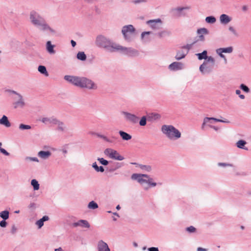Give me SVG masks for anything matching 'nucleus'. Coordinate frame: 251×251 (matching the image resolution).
Masks as SVG:
<instances>
[{"mask_svg": "<svg viewBox=\"0 0 251 251\" xmlns=\"http://www.w3.org/2000/svg\"><path fill=\"white\" fill-rule=\"evenodd\" d=\"M166 34H169V33L166 31H162L161 32H158V33H157V36L159 38H162V37H164L165 35H166Z\"/></svg>", "mask_w": 251, "mask_h": 251, "instance_id": "obj_45", "label": "nucleus"}, {"mask_svg": "<svg viewBox=\"0 0 251 251\" xmlns=\"http://www.w3.org/2000/svg\"><path fill=\"white\" fill-rule=\"evenodd\" d=\"M246 144V141L243 140H240L236 143V146L239 149L248 150V149L245 146Z\"/></svg>", "mask_w": 251, "mask_h": 251, "instance_id": "obj_27", "label": "nucleus"}, {"mask_svg": "<svg viewBox=\"0 0 251 251\" xmlns=\"http://www.w3.org/2000/svg\"><path fill=\"white\" fill-rule=\"evenodd\" d=\"M49 220V217L48 216H44L41 219L36 222V225L38 226L39 228H40L43 226L44 222Z\"/></svg>", "mask_w": 251, "mask_h": 251, "instance_id": "obj_25", "label": "nucleus"}, {"mask_svg": "<svg viewBox=\"0 0 251 251\" xmlns=\"http://www.w3.org/2000/svg\"><path fill=\"white\" fill-rule=\"evenodd\" d=\"M118 139V137L112 136L110 138H109V140L111 142H107L109 143H114Z\"/></svg>", "mask_w": 251, "mask_h": 251, "instance_id": "obj_46", "label": "nucleus"}, {"mask_svg": "<svg viewBox=\"0 0 251 251\" xmlns=\"http://www.w3.org/2000/svg\"><path fill=\"white\" fill-rule=\"evenodd\" d=\"M98 160L103 165L106 166L108 164V161L103 158H98Z\"/></svg>", "mask_w": 251, "mask_h": 251, "instance_id": "obj_41", "label": "nucleus"}, {"mask_svg": "<svg viewBox=\"0 0 251 251\" xmlns=\"http://www.w3.org/2000/svg\"><path fill=\"white\" fill-rule=\"evenodd\" d=\"M26 160H29L30 161L38 162L39 160L37 157H27L25 158Z\"/></svg>", "mask_w": 251, "mask_h": 251, "instance_id": "obj_48", "label": "nucleus"}, {"mask_svg": "<svg viewBox=\"0 0 251 251\" xmlns=\"http://www.w3.org/2000/svg\"><path fill=\"white\" fill-rule=\"evenodd\" d=\"M17 231V228L14 225H13L12 226L11 232L12 234H14Z\"/></svg>", "mask_w": 251, "mask_h": 251, "instance_id": "obj_57", "label": "nucleus"}, {"mask_svg": "<svg viewBox=\"0 0 251 251\" xmlns=\"http://www.w3.org/2000/svg\"><path fill=\"white\" fill-rule=\"evenodd\" d=\"M122 113L125 116L126 121L132 124H136L138 123L139 118L135 115L125 111L123 112Z\"/></svg>", "mask_w": 251, "mask_h": 251, "instance_id": "obj_11", "label": "nucleus"}, {"mask_svg": "<svg viewBox=\"0 0 251 251\" xmlns=\"http://www.w3.org/2000/svg\"><path fill=\"white\" fill-rule=\"evenodd\" d=\"M207 51L206 50H203L201 53H197L196 55L198 56L199 60L205 59L206 60L208 59L209 56H207Z\"/></svg>", "mask_w": 251, "mask_h": 251, "instance_id": "obj_28", "label": "nucleus"}, {"mask_svg": "<svg viewBox=\"0 0 251 251\" xmlns=\"http://www.w3.org/2000/svg\"><path fill=\"white\" fill-rule=\"evenodd\" d=\"M218 50L224 53H231L233 51V48L232 47H229L225 48H219L218 49Z\"/></svg>", "mask_w": 251, "mask_h": 251, "instance_id": "obj_33", "label": "nucleus"}, {"mask_svg": "<svg viewBox=\"0 0 251 251\" xmlns=\"http://www.w3.org/2000/svg\"><path fill=\"white\" fill-rule=\"evenodd\" d=\"M97 172H103L104 171V168L102 166H100L98 167V169L96 171Z\"/></svg>", "mask_w": 251, "mask_h": 251, "instance_id": "obj_58", "label": "nucleus"}, {"mask_svg": "<svg viewBox=\"0 0 251 251\" xmlns=\"http://www.w3.org/2000/svg\"><path fill=\"white\" fill-rule=\"evenodd\" d=\"M73 227L80 226L84 228H89L90 226L88 222L85 220H80L77 222L72 224Z\"/></svg>", "mask_w": 251, "mask_h": 251, "instance_id": "obj_13", "label": "nucleus"}, {"mask_svg": "<svg viewBox=\"0 0 251 251\" xmlns=\"http://www.w3.org/2000/svg\"><path fill=\"white\" fill-rule=\"evenodd\" d=\"M189 8L187 7H177L176 9H175L178 12H181L184 9H188Z\"/></svg>", "mask_w": 251, "mask_h": 251, "instance_id": "obj_54", "label": "nucleus"}, {"mask_svg": "<svg viewBox=\"0 0 251 251\" xmlns=\"http://www.w3.org/2000/svg\"><path fill=\"white\" fill-rule=\"evenodd\" d=\"M186 230L189 233H194L196 231V228L193 226H190L186 228Z\"/></svg>", "mask_w": 251, "mask_h": 251, "instance_id": "obj_43", "label": "nucleus"}, {"mask_svg": "<svg viewBox=\"0 0 251 251\" xmlns=\"http://www.w3.org/2000/svg\"><path fill=\"white\" fill-rule=\"evenodd\" d=\"M104 153L106 155L113 159L119 161H122L124 159V157L121 155L117 151L111 148L105 149L104 151Z\"/></svg>", "mask_w": 251, "mask_h": 251, "instance_id": "obj_7", "label": "nucleus"}, {"mask_svg": "<svg viewBox=\"0 0 251 251\" xmlns=\"http://www.w3.org/2000/svg\"><path fill=\"white\" fill-rule=\"evenodd\" d=\"M209 126L211 128L214 129L216 131H217L219 129V128L218 127H217V126H214L209 125Z\"/></svg>", "mask_w": 251, "mask_h": 251, "instance_id": "obj_62", "label": "nucleus"}, {"mask_svg": "<svg viewBox=\"0 0 251 251\" xmlns=\"http://www.w3.org/2000/svg\"><path fill=\"white\" fill-rule=\"evenodd\" d=\"M218 166H222V167H227V166H232V165L231 164L226 163H219Z\"/></svg>", "mask_w": 251, "mask_h": 251, "instance_id": "obj_49", "label": "nucleus"}, {"mask_svg": "<svg viewBox=\"0 0 251 251\" xmlns=\"http://www.w3.org/2000/svg\"><path fill=\"white\" fill-rule=\"evenodd\" d=\"M183 64L181 62H174L169 66V68L172 71H177L182 69Z\"/></svg>", "mask_w": 251, "mask_h": 251, "instance_id": "obj_14", "label": "nucleus"}, {"mask_svg": "<svg viewBox=\"0 0 251 251\" xmlns=\"http://www.w3.org/2000/svg\"><path fill=\"white\" fill-rule=\"evenodd\" d=\"M215 64L214 58L210 56L208 57V59L205 60L203 63L200 67V71L202 74H204L210 73Z\"/></svg>", "mask_w": 251, "mask_h": 251, "instance_id": "obj_5", "label": "nucleus"}, {"mask_svg": "<svg viewBox=\"0 0 251 251\" xmlns=\"http://www.w3.org/2000/svg\"><path fill=\"white\" fill-rule=\"evenodd\" d=\"M140 167L141 169L144 170L147 172H150L151 170V167L150 165H140Z\"/></svg>", "mask_w": 251, "mask_h": 251, "instance_id": "obj_39", "label": "nucleus"}, {"mask_svg": "<svg viewBox=\"0 0 251 251\" xmlns=\"http://www.w3.org/2000/svg\"><path fill=\"white\" fill-rule=\"evenodd\" d=\"M9 212L7 210H4L0 213V217L4 220L9 218Z\"/></svg>", "mask_w": 251, "mask_h": 251, "instance_id": "obj_31", "label": "nucleus"}, {"mask_svg": "<svg viewBox=\"0 0 251 251\" xmlns=\"http://www.w3.org/2000/svg\"><path fill=\"white\" fill-rule=\"evenodd\" d=\"M0 125H4L7 127L11 126V124L8 121L7 117L5 115H3L0 119Z\"/></svg>", "mask_w": 251, "mask_h": 251, "instance_id": "obj_23", "label": "nucleus"}, {"mask_svg": "<svg viewBox=\"0 0 251 251\" xmlns=\"http://www.w3.org/2000/svg\"><path fill=\"white\" fill-rule=\"evenodd\" d=\"M92 167L97 171L98 169L99 166L97 165V163L95 162L92 164Z\"/></svg>", "mask_w": 251, "mask_h": 251, "instance_id": "obj_60", "label": "nucleus"}, {"mask_svg": "<svg viewBox=\"0 0 251 251\" xmlns=\"http://www.w3.org/2000/svg\"><path fill=\"white\" fill-rule=\"evenodd\" d=\"M120 48L118 49V50L122 51L125 54L131 56H137L139 55V52L136 50L132 49L131 48H126L123 47L122 46L120 45Z\"/></svg>", "mask_w": 251, "mask_h": 251, "instance_id": "obj_9", "label": "nucleus"}, {"mask_svg": "<svg viewBox=\"0 0 251 251\" xmlns=\"http://www.w3.org/2000/svg\"><path fill=\"white\" fill-rule=\"evenodd\" d=\"M29 19L31 23L34 25L39 27L42 30H48L50 32L55 33V30L51 28L47 23L45 20L39 13L35 11L30 13Z\"/></svg>", "mask_w": 251, "mask_h": 251, "instance_id": "obj_3", "label": "nucleus"}, {"mask_svg": "<svg viewBox=\"0 0 251 251\" xmlns=\"http://www.w3.org/2000/svg\"><path fill=\"white\" fill-rule=\"evenodd\" d=\"M7 223L5 220H3L0 222V226L2 227H5L7 226Z\"/></svg>", "mask_w": 251, "mask_h": 251, "instance_id": "obj_51", "label": "nucleus"}, {"mask_svg": "<svg viewBox=\"0 0 251 251\" xmlns=\"http://www.w3.org/2000/svg\"><path fill=\"white\" fill-rule=\"evenodd\" d=\"M54 47V46L51 45L50 41H49L47 42V44H46L47 50L50 54H54L55 53V51L53 49Z\"/></svg>", "mask_w": 251, "mask_h": 251, "instance_id": "obj_26", "label": "nucleus"}, {"mask_svg": "<svg viewBox=\"0 0 251 251\" xmlns=\"http://www.w3.org/2000/svg\"><path fill=\"white\" fill-rule=\"evenodd\" d=\"M149 251H158V248L156 247H151L148 248Z\"/></svg>", "mask_w": 251, "mask_h": 251, "instance_id": "obj_56", "label": "nucleus"}, {"mask_svg": "<svg viewBox=\"0 0 251 251\" xmlns=\"http://www.w3.org/2000/svg\"><path fill=\"white\" fill-rule=\"evenodd\" d=\"M71 43L73 47H75L76 46V42L74 41L73 40H72L71 41Z\"/></svg>", "mask_w": 251, "mask_h": 251, "instance_id": "obj_63", "label": "nucleus"}, {"mask_svg": "<svg viewBox=\"0 0 251 251\" xmlns=\"http://www.w3.org/2000/svg\"><path fill=\"white\" fill-rule=\"evenodd\" d=\"M140 176H141L142 177L146 178V179H148L149 178H150L149 176L146 174H140Z\"/></svg>", "mask_w": 251, "mask_h": 251, "instance_id": "obj_61", "label": "nucleus"}, {"mask_svg": "<svg viewBox=\"0 0 251 251\" xmlns=\"http://www.w3.org/2000/svg\"><path fill=\"white\" fill-rule=\"evenodd\" d=\"M147 23L153 29H158L161 28L162 22L160 19L153 20H150Z\"/></svg>", "mask_w": 251, "mask_h": 251, "instance_id": "obj_12", "label": "nucleus"}, {"mask_svg": "<svg viewBox=\"0 0 251 251\" xmlns=\"http://www.w3.org/2000/svg\"><path fill=\"white\" fill-rule=\"evenodd\" d=\"M119 133L123 140L128 141L132 138L131 135L124 131L120 130Z\"/></svg>", "mask_w": 251, "mask_h": 251, "instance_id": "obj_24", "label": "nucleus"}, {"mask_svg": "<svg viewBox=\"0 0 251 251\" xmlns=\"http://www.w3.org/2000/svg\"><path fill=\"white\" fill-rule=\"evenodd\" d=\"M77 58L81 61H84L86 59V55L84 52L79 51L77 54Z\"/></svg>", "mask_w": 251, "mask_h": 251, "instance_id": "obj_32", "label": "nucleus"}, {"mask_svg": "<svg viewBox=\"0 0 251 251\" xmlns=\"http://www.w3.org/2000/svg\"><path fill=\"white\" fill-rule=\"evenodd\" d=\"M38 70L41 74H43L47 76L49 75V73L47 71L46 68L44 66L40 65L38 67Z\"/></svg>", "mask_w": 251, "mask_h": 251, "instance_id": "obj_29", "label": "nucleus"}, {"mask_svg": "<svg viewBox=\"0 0 251 251\" xmlns=\"http://www.w3.org/2000/svg\"><path fill=\"white\" fill-rule=\"evenodd\" d=\"M152 180L153 179L150 177L147 179V183L152 187H154L156 185V183L152 182Z\"/></svg>", "mask_w": 251, "mask_h": 251, "instance_id": "obj_44", "label": "nucleus"}, {"mask_svg": "<svg viewBox=\"0 0 251 251\" xmlns=\"http://www.w3.org/2000/svg\"><path fill=\"white\" fill-rule=\"evenodd\" d=\"M211 121H214L215 122H222V123H229V121H226L222 120H220L219 119L215 118H208V117H205L203 120V122L202 125V128H204V125L207 123H212Z\"/></svg>", "mask_w": 251, "mask_h": 251, "instance_id": "obj_15", "label": "nucleus"}, {"mask_svg": "<svg viewBox=\"0 0 251 251\" xmlns=\"http://www.w3.org/2000/svg\"><path fill=\"white\" fill-rule=\"evenodd\" d=\"M0 151L1 153L6 156H9L10 154L9 152H8L5 149L2 148L1 147L0 148Z\"/></svg>", "mask_w": 251, "mask_h": 251, "instance_id": "obj_47", "label": "nucleus"}, {"mask_svg": "<svg viewBox=\"0 0 251 251\" xmlns=\"http://www.w3.org/2000/svg\"><path fill=\"white\" fill-rule=\"evenodd\" d=\"M95 44L98 47L104 49L110 52L118 51L119 48L120 47L119 45L113 42L102 35H98L96 37Z\"/></svg>", "mask_w": 251, "mask_h": 251, "instance_id": "obj_2", "label": "nucleus"}, {"mask_svg": "<svg viewBox=\"0 0 251 251\" xmlns=\"http://www.w3.org/2000/svg\"><path fill=\"white\" fill-rule=\"evenodd\" d=\"M57 119L54 117L47 118L45 117L43 118L41 121L43 123L47 125V124H53L54 125L55 123L57 122Z\"/></svg>", "mask_w": 251, "mask_h": 251, "instance_id": "obj_18", "label": "nucleus"}, {"mask_svg": "<svg viewBox=\"0 0 251 251\" xmlns=\"http://www.w3.org/2000/svg\"><path fill=\"white\" fill-rule=\"evenodd\" d=\"M197 251H207V250L205 249L202 248L201 247H199L197 249Z\"/></svg>", "mask_w": 251, "mask_h": 251, "instance_id": "obj_64", "label": "nucleus"}, {"mask_svg": "<svg viewBox=\"0 0 251 251\" xmlns=\"http://www.w3.org/2000/svg\"><path fill=\"white\" fill-rule=\"evenodd\" d=\"M88 207L90 209H95L98 207V205L94 201H91L88 204Z\"/></svg>", "mask_w": 251, "mask_h": 251, "instance_id": "obj_36", "label": "nucleus"}, {"mask_svg": "<svg viewBox=\"0 0 251 251\" xmlns=\"http://www.w3.org/2000/svg\"><path fill=\"white\" fill-rule=\"evenodd\" d=\"M161 131L171 140H177L180 138L181 135V132L172 125H163Z\"/></svg>", "mask_w": 251, "mask_h": 251, "instance_id": "obj_4", "label": "nucleus"}, {"mask_svg": "<svg viewBox=\"0 0 251 251\" xmlns=\"http://www.w3.org/2000/svg\"><path fill=\"white\" fill-rule=\"evenodd\" d=\"M19 128L21 130L30 129L31 128V127L29 125L21 124L19 125Z\"/></svg>", "mask_w": 251, "mask_h": 251, "instance_id": "obj_38", "label": "nucleus"}, {"mask_svg": "<svg viewBox=\"0 0 251 251\" xmlns=\"http://www.w3.org/2000/svg\"><path fill=\"white\" fill-rule=\"evenodd\" d=\"M197 33L199 35L196 37V40L193 43V44H195L199 41L203 42L205 40L204 35L208 34L209 31L205 28H201L198 29Z\"/></svg>", "mask_w": 251, "mask_h": 251, "instance_id": "obj_10", "label": "nucleus"}, {"mask_svg": "<svg viewBox=\"0 0 251 251\" xmlns=\"http://www.w3.org/2000/svg\"><path fill=\"white\" fill-rule=\"evenodd\" d=\"M6 91L17 96L16 97L13 98L15 101L12 103V105L14 109L23 108L25 106V102L20 94L11 90H7Z\"/></svg>", "mask_w": 251, "mask_h": 251, "instance_id": "obj_6", "label": "nucleus"}, {"mask_svg": "<svg viewBox=\"0 0 251 251\" xmlns=\"http://www.w3.org/2000/svg\"><path fill=\"white\" fill-rule=\"evenodd\" d=\"M31 184L33 186L34 190H38L39 189V184L36 179H32L31 181Z\"/></svg>", "mask_w": 251, "mask_h": 251, "instance_id": "obj_34", "label": "nucleus"}, {"mask_svg": "<svg viewBox=\"0 0 251 251\" xmlns=\"http://www.w3.org/2000/svg\"><path fill=\"white\" fill-rule=\"evenodd\" d=\"M240 88L246 93H249L250 92V90L249 87L244 84H241L240 85Z\"/></svg>", "mask_w": 251, "mask_h": 251, "instance_id": "obj_37", "label": "nucleus"}, {"mask_svg": "<svg viewBox=\"0 0 251 251\" xmlns=\"http://www.w3.org/2000/svg\"><path fill=\"white\" fill-rule=\"evenodd\" d=\"M98 251H110L107 243H106L102 240H100L98 242Z\"/></svg>", "mask_w": 251, "mask_h": 251, "instance_id": "obj_16", "label": "nucleus"}, {"mask_svg": "<svg viewBox=\"0 0 251 251\" xmlns=\"http://www.w3.org/2000/svg\"><path fill=\"white\" fill-rule=\"evenodd\" d=\"M96 134L98 137H100V138L102 139L103 140H104L106 142H111L109 140V138H108L107 137H106V136H105L104 135H102V134H100L99 133H96Z\"/></svg>", "mask_w": 251, "mask_h": 251, "instance_id": "obj_42", "label": "nucleus"}, {"mask_svg": "<svg viewBox=\"0 0 251 251\" xmlns=\"http://www.w3.org/2000/svg\"><path fill=\"white\" fill-rule=\"evenodd\" d=\"M216 18L213 16H208L205 19V21L207 23L213 24L216 22Z\"/></svg>", "mask_w": 251, "mask_h": 251, "instance_id": "obj_35", "label": "nucleus"}, {"mask_svg": "<svg viewBox=\"0 0 251 251\" xmlns=\"http://www.w3.org/2000/svg\"><path fill=\"white\" fill-rule=\"evenodd\" d=\"M133 3L134 4H138L141 2H146V0H134L133 1Z\"/></svg>", "mask_w": 251, "mask_h": 251, "instance_id": "obj_53", "label": "nucleus"}, {"mask_svg": "<svg viewBox=\"0 0 251 251\" xmlns=\"http://www.w3.org/2000/svg\"><path fill=\"white\" fill-rule=\"evenodd\" d=\"M217 53L220 55V56L223 58L226 59L225 55L222 54L223 52H221V51L218 50V49L216 50Z\"/></svg>", "mask_w": 251, "mask_h": 251, "instance_id": "obj_52", "label": "nucleus"}, {"mask_svg": "<svg viewBox=\"0 0 251 251\" xmlns=\"http://www.w3.org/2000/svg\"><path fill=\"white\" fill-rule=\"evenodd\" d=\"M64 79L75 86L81 88L90 90H96L98 89L97 84L91 79L86 77L66 75Z\"/></svg>", "mask_w": 251, "mask_h": 251, "instance_id": "obj_1", "label": "nucleus"}, {"mask_svg": "<svg viewBox=\"0 0 251 251\" xmlns=\"http://www.w3.org/2000/svg\"><path fill=\"white\" fill-rule=\"evenodd\" d=\"M135 28L132 25H129L123 27L122 32L126 40H130V35L134 34Z\"/></svg>", "mask_w": 251, "mask_h": 251, "instance_id": "obj_8", "label": "nucleus"}, {"mask_svg": "<svg viewBox=\"0 0 251 251\" xmlns=\"http://www.w3.org/2000/svg\"><path fill=\"white\" fill-rule=\"evenodd\" d=\"M51 154V153L50 151H41L38 153V156L43 159H48Z\"/></svg>", "mask_w": 251, "mask_h": 251, "instance_id": "obj_22", "label": "nucleus"}, {"mask_svg": "<svg viewBox=\"0 0 251 251\" xmlns=\"http://www.w3.org/2000/svg\"><path fill=\"white\" fill-rule=\"evenodd\" d=\"M193 45V43L192 44H187L185 46H184L182 47V49H187L186 51H189V50L191 49L192 45Z\"/></svg>", "mask_w": 251, "mask_h": 251, "instance_id": "obj_50", "label": "nucleus"}, {"mask_svg": "<svg viewBox=\"0 0 251 251\" xmlns=\"http://www.w3.org/2000/svg\"><path fill=\"white\" fill-rule=\"evenodd\" d=\"M147 118L146 116H143L141 118L139 124L141 126H145L147 124Z\"/></svg>", "mask_w": 251, "mask_h": 251, "instance_id": "obj_40", "label": "nucleus"}, {"mask_svg": "<svg viewBox=\"0 0 251 251\" xmlns=\"http://www.w3.org/2000/svg\"><path fill=\"white\" fill-rule=\"evenodd\" d=\"M131 177L132 179L137 180V181L141 184L143 183H147V179L143 178V177L140 176V174H133L132 175Z\"/></svg>", "mask_w": 251, "mask_h": 251, "instance_id": "obj_17", "label": "nucleus"}, {"mask_svg": "<svg viewBox=\"0 0 251 251\" xmlns=\"http://www.w3.org/2000/svg\"><path fill=\"white\" fill-rule=\"evenodd\" d=\"M220 20L221 24L226 25L231 21V18L228 15L223 14L220 17Z\"/></svg>", "mask_w": 251, "mask_h": 251, "instance_id": "obj_19", "label": "nucleus"}, {"mask_svg": "<svg viewBox=\"0 0 251 251\" xmlns=\"http://www.w3.org/2000/svg\"><path fill=\"white\" fill-rule=\"evenodd\" d=\"M58 126L57 129L61 131H64L65 129L64 124L63 122L57 120V122L54 124Z\"/></svg>", "mask_w": 251, "mask_h": 251, "instance_id": "obj_30", "label": "nucleus"}, {"mask_svg": "<svg viewBox=\"0 0 251 251\" xmlns=\"http://www.w3.org/2000/svg\"><path fill=\"white\" fill-rule=\"evenodd\" d=\"M229 30L232 32L235 35H237V32L235 29L232 26H230L229 27Z\"/></svg>", "mask_w": 251, "mask_h": 251, "instance_id": "obj_55", "label": "nucleus"}, {"mask_svg": "<svg viewBox=\"0 0 251 251\" xmlns=\"http://www.w3.org/2000/svg\"><path fill=\"white\" fill-rule=\"evenodd\" d=\"M150 34H151V32H150V31H145V32H143L141 34V37L142 38H143L145 35H149Z\"/></svg>", "mask_w": 251, "mask_h": 251, "instance_id": "obj_59", "label": "nucleus"}, {"mask_svg": "<svg viewBox=\"0 0 251 251\" xmlns=\"http://www.w3.org/2000/svg\"><path fill=\"white\" fill-rule=\"evenodd\" d=\"M161 118V115L159 114L156 113H149L147 115V119L149 121H153L159 119Z\"/></svg>", "mask_w": 251, "mask_h": 251, "instance_id": "obj_20", "label": "nucleus"}, {"mask_svg": "<svg viewBox=\"0 0 251 251\" xmlns=\"http://www.w3.org/2000/svg\"><path fill=\"white\" fill-rule=\"evenodd\" d=\"M187 53L188 51H184L182 49L180 50H178L176 52L175 58L177 60H180L184 58Z\"/></svg>", "mask_w": 251, "mask_h": 251, "instance_id": "obj_21", "label": "nucleus"}]
</instances>
